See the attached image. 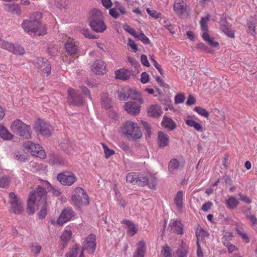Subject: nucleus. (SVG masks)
<instances>
[{"instance_id":"aec40b11","label":"nucleus","mask_w":257,"mask_h":257,"mask_svg":"<svg viewBox=\"0 0 257 257\" xmlns=\"http://www.w3.org/2000/svg\"><path fill=\"white\" fill-rule=\"evenodd\" d=\"M37 63L39 66V68L43 72L49 75L51 73V65L46 58L40 57L37 59Z\"/></svg>"},{"instance_id":"c756f323","label":"nucleus","mask_w":257,"mask_h":257,"mask_svg":"<svg viewBox=\"0 0 257 257\" xmlns=\"http://www.w3.org/2000/svg\"><path fill=\"white\" fill-rule=\"evenodd\" d=\"M184 193L182 191H179L177 192L175 196L174 201V203L179 211H182L183 202V197Z\"/></svg>"},{"instance_id":"f03ea898","label":"nucleus","mask_w":257,"mask_h":257,"mask_svg":"<svg viewBox=\"0 0 257 257\" xmlns=\"http://www.w3.org/2000/svg\"><path fill=\"white\" fill-rule=\"evenodd\" d=\"M41 17V13H33L29 20L23 21L22 27L31 36L44 35L46 34L47 30L45 25L40 21Z\"/></svg>"},{"instance_id":"4d7b16f0","label":"nucleus","mask_w":257,"mask_h":257,"mask_svg":"<svg viewBox=\"0 0 257 257\" xmlns=\"http://www.w3.org/2000/svg\"><path fill=\"white\" fill-rule=\"evenodd\" d=\"M81 33L85 37L90 39H95L96 37L94 35L90 33V31L88 29H82L81 30Z\"/></svg>"},{"instance_id":"ea45409f","label":"nucleus","mask_w":257,"mask_h":257,"mask_svg":"<svg viewBox=\"0 0 257 257\" xmlns=\"http://www.w3.org/2000/svg\"><path fill=\"white\" fill-rule=\"evenodd\" d=\"M101 105L105 109H108L111 107V101L108 97L107 93H103L101 95Z\"/></svg>"},{"instance_id":"49530a36","label":"nucleus","mask_w":257,"mask_h":257,"mask_svg":"<svg viewBox=\"0 0 257 257\" xmlns=\"http://www.w3.org/2000/svg\"><path fill=\"white\" fill-rule=\"evenodd\" d=\"M15 158L21 162H24L28 160V155L27 154L22 153L19 151L15 154Z\"/></svg>"},{"instance_id":"c9c22d12","label":"nucleus","mask_w":257,"mask_h":257,"mask_svg":"<svg viewBox=\"0 0 257 257\" xmlns=\"http://www.w3.org/2000/svg\"><path fill=\"white\" fill-rule=\"evenodd\" d=\"M210 16L207 14L206 16L202 17L200 21V28L202 33H208V23L209 21Z\"/></svg>"},{"instance_id":"864d4df0","label":"nucleus","mask_w":257,"mask_h":257,"mask_svg":"<svg viewBox=\"0 0 257 257\" xmlns=\"http://www.w3.org/2000/svg\"><path fill=\"white\" fill-rule=\"evenodd\" d=\"M10 183L9 178L7 176L0 178V187L5 188L9 186Z\"/></svg>"},{"instance_id":"13d9d810","label":"nucleus","mask_w":257,"mask_h":257,"mask_svg":"<svg viewBox=\"0 0 257 257\" xmlns=\"http://www.w3.org/2000/svg\"><path fill=\"white\" fill-rule=\"evenodd\" d=\"M167 21H168V20H164L163 21L164 27L165 28H166L168 30H169L171 34H174L175 33V32L174 30V26L170 23H168Z\"/></svg>"},{"instance_id":"5701e85b","label":"nucleus","mask_w":257,"mask_h":257,"mask_svg":"<svg viewBox=\"0 0 257 257\" xmlns=\"http://www.w3.org/2000/svg\"><path fill=\"white\" fill-rule=\"evenodd\" d=\"M185 122L187 125L193 127L195 130L198 132H202L204 130L201 124L195 121L193 119L192 116H187L185 119Z\"/></svg>"},{"instance_id":"37998d69","label":"nucleus","mask_w":257,"mask_h":257,"mask_svg":"<svg viewBox=\"0 0 257 257\" xmlns=\"http://www.w3.org/2000/svg\"><path fill=\"white\" fill-rule=\"evenodd\" d=\"M43 185L47 188L48 191H51L52 193L55 196H58L60 195L61 192L59 190L56 189L52 187L50 183L47 181H45L43 183Z\"/></svg>"},{"instance_id":"338daca9","label":"nucleus","mask_w":257,"mask_h":257,"mask_svg":"<svg viewBox=\"0 0 257 257\" xmlns=\"http://www.w3.org/2000/svg\"><path fill=\"white\" fill-rule=\"evenodd\" d=\"M151 61L153 63L155 67L158 70L161 74H163V71L161 69V66L158 63V62L153 57H151Z\"/></svg>"},{"instance_id":"4468645a","label":"nucleus","mask_w":257,"mask_h":257,"mask_svg":"<svg viewBox=\"0 0 257 257\" xmlns=\"http://www.w3.org/2000/svg\"><path fill=\"white\" fill-rule=\"evenodd\" d=\"M68 100L69 104L73 105H80L83 102L82 96L73 88L68 90Z\"/></svg>"},{"instance_id":"c85d7f7f","label":"nucleus","mask_w":257,"mask_h":257,"mask_svg":"<svg viewBox=\"0 0 257 257\" xmlns=\"http://www.w3.org/2000/svg\"><path fill=\"white\" fill-rule=\"evenodd\" d=\"M65 48L68 54L72 55L76 53L78 47L75 42L67 40L65 44Z\"/></svg>"},{"instance_id":"39448f33","label":"nucleus","mask_w":257,"mask_h":257,"mask_svg":"<svg viewBox=\"0 0 257 257\" xmlns=\"http://www.w3.org/2000/svg\"><path fill=\"white\" fill-rule=\"evenodd\" d=\"M10 128L14 133L24 139L32 138V131L30 125L24 123L20 119L15 120L11 124Z\"/></svg>"},{"instance_id":"72a5a7b5","label":"nucleus","mask_w":257,"mask_h":257,"mask_svg":"<svg viewBox=\"0 0 257 257\" xmlns=\"http://www.w3.org/2000/svg\"><path fill=\"white\" fill-rule=\"evenodd\" d=\"M158 145L161 148L167 146L169 143V138L164 133L160 132L158 137Z\"/></svg>"},{"instance_id":"2f4dec72","label":"nucleus","mask_w":257,"mask_h":257,"mask_svg":"<svg viewBox=\"0 0 257 257\" xmlns=\"http://www.w3.org/2000/svg\"><path fill=\"white\" fill-rule=\"evenodd\" d=\"M127 97L132 99L137 100L140 104L144 103V100L140 97V93L136 90L129 89L127 92Z\"/></svg>"},{"instance_id":"6ab92c4d","label":"nucleus","mask_w":257,"mask_h":257,"mask_svg":"<svg viewBox=\"0 0 257 257\" xmlns=\"http://www.w3.org/2000/svg\"><path fill=\"white\" fill-rule=\"evenodd\" d=\"M169 226L171 230L179 235L183 234L184 225L181 223V220L178 219H171L169 223Z\"/></svg>"},{"instance_id":"f704fd0d","label":"nucleus","mask_w":257,"mask_h":257,"mask_svg":"<svg viewBox=\"0 0 257 257\" xmlns=\"http://www.w3.org/2000/svg\"><path fill=\"white\" fill-rule=\"evenodd\" d=\"M0 137L5 140H11L13 138L14 135L4 125L0 124Z\"/></svg>"},{"instance_id":"e2e57ef3","label":"nucleus","mask_w":257,"mask_h":257,"mask_svg":"<svg viewBox=\"0 0 257 257\" xmlns=\"http://www.w3.org/2000/svg\"><path fill=\"white\" fill-rule=\"evenodd\" d=\"M238 196L240 197V200L246 204H250L251 202V199L247 196L242 194V193H239Z\"/></svg>"},{"instance_id":"de8ad7c7","label":"nucleus","mask_w":257,"mask_h":257,"mask_svg":"<svg viewBox=\"0 0 257 257\" xmlns=\"http://www.w3.org/2000/svg\"><path fill=\"white\" fill-rule=\"evenodd\" d=\"M194 110L195 112H196L198 114H199L200 115L204 117L207 118L209 116V113L208 111L201 107H195L194 108Z\"/></svg>"},{"instance_id":"ddd939ff","label":"nucleus","mask_w":257,"mask_h":257,"mask_svg":"<svg viewBox=\"0 0 257 257\" xmlns=\"http://www.w3.org/2000/svg\"><path fill=\"white\" fill-rule=\"evenodd\" d=\"M57 180L63 185L71 186L77 180L74 174L70 172H64L57 175Z\"/></svg>"},{"instance_id":"bb28decb","label":"nucleus","mask_w":257,"mask_h":257,"mask_svg":"<svg viewBox=\"0 0 257 257\" xmlns=\"http://www.w3.org/2000/svg\"><path fill=\"white\" fill-rule=\"evenodd\" d=\"M239 204V201L233 196H228L225 201V204L229 210L236 208Z\"/></svg>"},{"instance_id":"a211bd4d","label":"nucleus","mask_w":257,"mask_h":257,"mask_svg":"<svg viewBox=\"0 0 257 257\" xmlns=\"http://www.w3.org/2000/svg\"><path fill=\"white\" fill-rule=\"evenodd\" d=\"M124 107L127 113L131 115H136L140 112V105L134 101H129L125 103Z\"/></svg>"},{"instance_id":"f8f14e48","label":"nucleus","mask_w":257,"mask_h":257,"mask_svg":"<svg viewBox=\"0 0 257 257\" xmlns=\"http://www.w3.org/2000/svg\"><path fill=\"white\" fill-rule=\"evenodd\" d=\"M96 246V236L91 233L85 238L82 243V249L89 253H93L95 251Z\"/></svg>"},{"instance_id":"052dcab7","label":"nucleus","mask_w":257,"mask_h":257,"mask_svg":"<svg viewBox=\"0 0 257 257\" xmlns=\"http://www.w3.org/2000/svg\"><path fill=\"white\" fill-rule=\"evenodd\" d=\"M127 46H130L132 49V52H136L138 51V46L134 41L129 38L128 39Z\"/></svg>"},{"instance_id":"3c124183","label":"nucleus","mask_w":257,"mask_h":257,"mask_svg":"<svg viewBox=\"0 0 257 257\" xmlns=\"http://www.w3.org/2000/svg\"><path fill=\"white\" fill-rule=\"evenodd\" d=\"M102 146L104 150L105 157L106 158L108 159L111 156L114 154V151L113 150L109 149V148L105 144H102Z\"/></svg>"},{"instance_id":"2eb2a0df","label":"nucleus","mask_w":257,"mask_h":257,"mask_svg":"<svg viewBox=\"0 0 257 257\" xmlns=\"http://www.w3.org/2000/svg\"><path fill=\"white\" fill-rule=\"evenodd\" d=\"M74 215V213L71 208H67L63 209L57 220V224L61 226L63 225L69 221Z\"/></svg>"},{"instance_id":"79ce46f5","label":"nucleus","mask_w":257,"mask_h":257,"mask_svg":"<svg viewBox=\"0 0 257 257\" xmlns=\"http://www.w3.org/2000/svg\"><path fill=\"white\" fill-rule=\"evenodd\" d=\"M51 165H62L65 164V160L62 157L53 156L49 161Z\"/></svg>"},{"instance_id":"0e129e2a","label":"nucleus","mask_w":257,"mask_h":257,"mask_svg":"<svg viewBox=\"0 0 257 257\" xmlns=\"http://www.w3.org/2000/svg\"><path fill=\"white\" fill-rule=\"evenodd\" d=\"M149 80V76L146 72H143L141 75V81L142 83H147Z\"/></svg>"},{"instance_id":"8fccbe9b","label":"nucleus","mask_w":257,"mask_h":257,"mask_svg":"<svg viewBox=\"0 0 257 257\" xmlns=\"http://www.w3.org/2000/svg\"><path fill=\"white\" fill-rule=\"evenodd\" d=\"M161 253L163 256H172V249L167 245L163 246L161 251Z\"/></svg>"},{"instance_id":"1a4fd4ad","label":"nucleus","mask_w":257,"mask_h":257,"mask_svg":"<svg viewBox=\"0 0 257 257\" xmlns=\"http://www.w3.org/2000/svg\"><path fill=\"white\" fill-rule=\"evenodd\" d=\"M34 130L38 134L42 136H50L51 135V126L41 119H38L35 122Z\"/></svg>"},{"instance_id":"6e6d98bb","label":"nucleus","mask_w":257,"mask_h":257,"mask_svg":"<svg viewBox=\"0 0 257 257\" xmlns=\"http://www.w3.org/2000/svg\"><path fill=\"white\" fill-rule=\"evenodd\" d=\"M185 100V95L183 93L177 94L174 98L176 104L182 103Z\"/></svg>"},{"instance_id":"412c9836","label":"nucleus","mask_w":257,"mask_h":257,"mask_svg":"<svg viewBox=\"0 0 257 257\" xmlns=\"http://www.w3.org/2000/svg\"><path fill=\"white\" fill-rule=\"evenodd\" d=\"M148 116L152 117H158L162 113L161 106L158 104H155L150 106L147 109Z\"/></svg>"},{"instance_id":"58836bf2","label":"nucleus","mask_w":257,"mask_h":257,"mask_svg":"<svg viewBox=\"0 0 257 257\" xmlns=\"http://www.w3.org/2000/svg\"><path fill=\"white\" fill-rule=\"evenodd\" d=\"M162 124L166 128H168L170 130H174L176 127V124L174 121L170 118L167 117H164L162 121Z\"/></svg>"},{"instance_id":"20e7f679","label":"nucleus","mask_w":257,"mask_h":257,"mask_svg":"<svg viewBox=\"0 0 257 257\" xmlns=\"http://www.w3.org/2000/svg\"><path fill=\"white\" fill-rule=\"evenodd\" d=\"M121 132L128 140L135 141L142 136V131L138 123L130 120L123 124Z\"/></svg>"},{"instance_id":"69168bd1","label":"nucleus","mask_w":257,"mask_h":257,"mask_svg":"<svg viewBox=\"0 0 257 257\" xmlns=\"http://www.w3.org/2000/svg\"><path fill=\"white\" fill-rule=\"evenodd\" d=\"M224 245L227 248L228 251L229 253L232 252L234 250L237 249V247L231 244L230 242H227L226 243H224Z\"/></svg>"},{"instance_id":"7c9ffc66","label":"nucleus","mask_w":257,"mask_h":257,"mask_svg":"<svg viewBox=\"0 0 257 257\" xmlns=\"http://www.w3.org/2000/svg\"><path fill=\"white\" fill-rule=\"evenodd\" d=\"M200 234H201L203 236L208 235L207 232L201 228L199 232H196V236L197 237V255L198 257H203V253L201 249V245L199 242V236Z\"/></svg>"},{"instance_id":"cd10ccee","label":"nucleus","mask_w":257,"mask_h":257,"mask_svg":"<svg viewBox=\"0 0 257 257\" xmlns=\"http://www.w3.org/2000/svg\"><path fill=\"white\" fill-rule=\"evenodd\" d=\"M146 252V243L142 240L137 244V250L134 254V257H144Z\"/></svg>"},{"instance_id":"f3484780","label":"nucleus","mask_w":257,"mask_h":257,"mask_svg":"<svg viewBox=\"0 0 257 257\" xmlns=\"http://www.w3.org/2000/svg\"><path fill=\"white\" fill-rule=\"evenodd\" d=\"M92 72L96 75H102L106 73V64L101 60H96L91 67Z\"/></svg>"},{"instance_id":"bf43d9fd","label":"nucleus","mask_w":257,"mask_h":257,"mask_svg":"<svg viewBox=\"0 0 257 257\" xmlns=\"http://www.w3.org/2000/svg\"><path fill=\"white\" fill-rule=\"evenodd\" d=\"M236 231L238 235H239L241 237L246 240L247 242L249 241V239L247 236V235L241 229L236 228Z\"/></svg>"},{"instance_id":"a878e982","label":"nucleus","mask_w":257,"mask_h":257,"mask_svg":"<svg viewBox=\"0 0 257 257\" xmlns=\"http://www.w3.org/2000/svg\"><path fill=\"white\" fill-rule=\"evenodd\" d=\"M4 8L5 11L13 14L20 15L21 13V8L19 5L15 4H5Z\"/></svg>"},{"instance_id":"a19ab883","label":"nucleus","mask_w":257,"mask_h":257,"mask_svg":"<svg viewBox=\"0 0 257 257\" xmlns=\"http://www.w3.org/2000/svg\"><path fill=\"white\" fill-rule=\"evenodd\" d=\"M179 166V163L176 159H172L168 165V170L171 173H174L178 170Z\"/></svg>"},{"instance_id":"b1692460","label":"nucleus","mask_w":257,"mask_h":257,"mask_svg":"<svg viewBox=\"0 0 257 257\" xmlns=\"http://www.w3.org/2000/svg\"><path fill=\"white\" fill-rule=\"evenodd\" d=\"M220 27L221 31L230 38L234 37V32L230 29L229 24L225 20H222L220 21Z\"/></svg>"},{"instance_id":"4be33fe9","label":"nucleus","mask_w":257,"mask_h":257,"mask_svg":"<svg viewBox=\"0 0 257 257\" xmlns=\"http://www.w3.org/2000/svg\"><path fill=\"white\" fill-rule=\"evenodd\" d=\"M121 223L126 225V229L127 234L130 236H134L138 232V228L136 224L132 221L123 219Z\"/></svg>"},{"instance_id":"393cba45","label":"nucleus","mask_w":257,"mask_h":257,"mask_svg":"<svg viewBox=\"0 0 257 257\" xmlns=\"http://www.w3.org/2000/svg\"><path fill=\"white\" fill-rule=\"evenodd\" d=\"M115 77L121 80H127L132 74V71L124 68L117 70L115 71Z\"/></svg>"},{"instance_id":"e433bc0d","label":"nucleus","mask_w":257,"mask_h":257,"mask_svg":"<svg viewBox=\"0 0 257 257\" xmlns=\"http://www.w3.org/2000/svg\"><path fill=\"white\" fill-rule=\"evenodd\" d=\"M201 37L208 45L213 47H217L219 46V43L214 40L213 38H211L208 33H202Z\"/></svg>"},{"instance_id":"f257e3e1","label":"nucleus","mask_w":257,"mask_h":257,"mask_svg":"<svg viewBox=\"0 0 257 257\" xmlns=\"http://www.w3.org/2000/svg\"><path fill=\"white\" fill-rule=\"evenodd\" d=\"M46 194L45 189L39 186L33 192L31 193L28 199V210L30 214L34 213V206L37 202L39 205H42V208L38 214L39 218L41 219H44L47 214Z\"/></svg>"},{"instance_id":"680f3d73","label":"nucleus","mask_w":257,"mask_h":257,"mask_svg":"<svg viewBox=\"0 0 257 257\" xmlns=\"http://www.w3.org/2000/svg\"><path fill=\"white\" fill-rule=\"evenodd\" d=\"M42 249V246L38 244H34L32 245V250L35 253V255H37Z\"/></svg>"},{"instance_id":"9d476101","label":"nucleus","mask_w":257,"mask_h":257,"mask_svg":"<svg viewBox=\"0 0 257 257\" xmlns=\"http://www.w3.org/2000/svg\"><path fill=\"white\" fill-rule=\"evenodd\" d=\"M0 47L17 55H22L25 53L24 49L20 45H15L3 40H0Z\"/></svg>"},{"instance_id":"6e6552de","label":"nucleus","mask_w":257,"mask_h":257,"mask_svg":"<svg viewBox=\"0 0 257 257\" xmlns=\"http://www.w3.org/2000/svg\"><path fill=\"white\" fill-rule=\"evenodd\" d=\"M9 202L10 204L9 211L15 214H20L23 211L24 208L21 200L13 192L9 194Z\"/></svg>"},{"instance_id":"09e8293b","label":"nucleus","mask_w":257,"mask_h":257,"mask_svg":"<svg viewBox=\"0 0 257 257\" xmlns=\"http://www.w3.org/2000/svg\"><path fill=\"white\" fill-rule=\"evenodd\" d=\"M135 38L138 39L139 40L141 41L145 44H149L150 43L149 39L146 36H145L143 33L137 34Z\"/></svg>"},{"instance_id":"c03bdc74","label":"nucleus","mask_w":257,"mask_h":257,"mask_svg":"<svg viewBox=\"0 0 257 257\" xmlns=\"http://www.w3.org/2000/svg\"><path fill=\"white\" fill-rule=\"evenodd\" d=\"M138 179V174L136 172H131L127 174L126 181L130 183L136 184L137 180Z\"/></svg>"},{"instance_id":"5fc2aeb1","label":"nucleus","mask_w":257,"mask_h":257,"mask_svg":"<svg viewBox=\"0 0 257 257\" xmlns=\"http://www.w3.org/2000/svg\"><path fill=\"white\" fill-rule=\"evenodd\" d=\"M123 29L126 32H127L133 36L134 37H135V36H136L137 33L134 28H132L130 26L128 25L127 24L124 25L123 26Z\"/></svg>"},{"instance_id":"7ed1b4c3","label":"nucleus","mask_w":257,"mask_h":257,"mask_svg":"<svg viewBox=\"0 0 257 257\" xmlns=\"http://www.w3.org/2000/svg\"><path fill=\"white\" fill-rule=\"evenodd\" d=\"M89 23L91 28L97 33H102L106 29L102 12L97 9L91 11L89 14Z\"/></svg>"},{"instance_id":"dca6fc26","label":"nucleus","mask_w":257,"mask_h":257,"mask_svg":"<svg viewBox=\"0 0 257 257\" xmlns=\"http://www.w3.org/2000/svg\"><path fill=\"white\" fill-rule=\"evenodd\" d=\"M156 178L151 176L150 178H148L143 175L138 174V179L137 180V185L141 186H145L148 185L149 188L154 189L156 186Z\"/></svg>"},{"instance_id":"473e14b6","label":"nucleus","mask_w":257,"mask_h":257,"mask_svg":"<svg viewBox=\"0 0 257 257\" xmlns=\"http://www.w3.org/2000/svg\"><path fill=\"white\" fill-rule=\"evenodd\" d=\"M188 246L182 242L176 250L174 257H186L188 253Z\"/></svg>"},{"instance_id":"9b49d317","label":"nucleus","mask_w":257,"mask_h":257,"mask_svg":"<svg viewBox=\"0 0 257 257\" xmlns=\"http://www.w3.org/2000/svg\"><path fill=\"white\" fill-rule=\"evenodd\" d=\"M173 8L176 13L180 16L186 17L190 16V7L184 1L180 0L175 2L173 5Z\"/></svg>"},{"instance_id":"774afa93","label":"nucleus","mask_w":257,"mask_h":257,"mask_svg":"<svg viewBox=\"0 0 257 257\" xmlns=\"http://www.w3.org/2000/svg\"><path fill=\"white\" fill-rule=\"evenodd\" d=\"M109 14L114 19H117L119 16L118 12L115 8H112L109 10Z\"/></svg>"},{"instance_id":"0eeeda50","label":"nucleus","mask_w":257,"mask_h":257,"mask_svg":"<svg viewBox=\"0 0 257 257\" xmlns=\"http://www.w3.org/2000/svg\"><path fill=\"white\" fill-rule=\"evenodd\" d=\"M24 147L26 149H28V151L31 152L33 156L43 159L46 157L45 151L38 144H35L31 141H28L24 144Z\"/></svg>"},{"instance_id":"4c0bfd02","label":"nucleus","mask_w":257,"mask_h":257,"mask_svg":"<svg viewBox=\"0 0 257 257\" xmlns=\"http://www.w3.org/2000/svg\"><path fill=\"white\" fill-rule=\"evenodd\" d=\"M72 231L70 229H65L60 236L61 241L67 244L71 238Z\"/></svg>"},{"instance_id":"423d86ee","label":"nucleus","mask_w":257,"mask_h":257,"mask_svg":"<svg viewBox=\"0 0 257 257\" xmlns=\"http://www.w3.org/2000/svg\"><path fill=\"white\" fill-rule=\"evenodd\" d=\"M72 203L79 208L82 205H88L89 197L84 190L81 187H76L71 196Z\"/></svg>"},{"instance_id":"603ef678","label":"nucleus","mask_w":257,"mask_h":257,"mask_svg":"<svg viewBox=\"0 0 257 257\" xmlns=\"http://www.w3.org/2000/svg\"><path fill=\"white\" fill-rule=\"evenodd\" d=\"M146 11L151 17L155 19H158L161 16V13L157 12L154 10H151L150 8H147Z\"/></svg>"},{"instance_id":"a18cd8bd","label":"nucleus","mask_w":257,"mask_h":257,"mask_svg":"<svg viewBox=\"0 0 257 257\" xmlns=\"http://www.w3.org/2000/svg\"><path fill=\"white\" fill-rule=\"evenodd\" d=\"M79 246L77 244L74 245L66 253L65 257H76L78 254Z\"/></svg>"}]
</instances>
